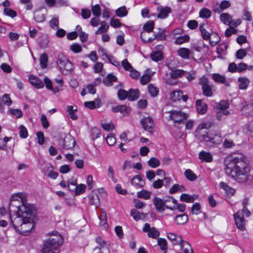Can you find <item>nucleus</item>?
Segmentation results:
<instances>
[{
	"instance_id": "nucleus-1",
	"label": "nucleus",
	"mask_w": 253,
	"mask_h": 253,
	"mask_svg": "<svg viewBox=\"0 0 253 253\" xmlns=\"http://www.w3.org/2000/svg\"><path fill=\"white\" fill-rule=\"evenodd\" d=\"M225 173L239 183L247 181L250 176V161L245 156H228L224 161Z\"/></svg>"
},
{
	"instance_id": "nucleus-2",
	"label": "nucleus",
	"mask_w": 253,
	"mask_h": 253,
	"mask_svg": "<svg viewBox=\"0 0 253 253\" xmlns=\"http://www.w3.org/2000/svg\"><path fill=\"white\" fill-rule=\"evenodd\" d=\"M35 206L28 203L25 200V196L22 193H18L13 195L10 201L8 207V211L10 216L12 214H17L22 213L23 217L31 215V213H27V212H35Z\"/></svg>"
},
{
	"instance_id": "nucleus-3",
	"label": "nucleus",
	"mask_w": 253,
	"mask_h": 253,
	"mask_svg": "<svg viewBox=\"0 0 253 253\" xmlns=\"http://www.w3.org/2000/svg\"><path fill=\"white\" fill-rule=\"evenodd\" d=\"M63 239L57 232L46 240L42 248V253H59L58 248L62 245Z\"/></svg>"
},
{
	"instance_id": "nucleus-4",
	"label": "nucleus",
	"mask_w": 253,
	"mask_h": 253,
	"mask_svg": "<svg viewBox=\"0 0 253 253\" xmlns=\"http://www.w3.org/2000/svg\"><path fill=\"white\" fill-rule=\"evenodd\" d=\"M27 213H31V215L26 216V217H23L22 215V213H17L15 215V217L14 219H12L11 216H10V224H12L13 228L15 229H18L19 227H21V230H23V232L28 231L26 229V227L25 226L28 223H30V225H32V227H33L34 225L33 224V218L36 214V211L35 212H33V211L27 212Z\"/></svg>"
},
{
	"instance_id": "nucleus-5",
	"label": "nucleus",
	"mask_w": 253,
	"mask_h": 253,
	"mask_svg": "<svg viewBox=\"0 0 253 253\" xmlns=\"http://www.w3.org/2000/svg\"><path fill=\"white\" fill-rule=\"evenodd\" d=\"M211 122H204L198 126L195 131V135L200 141H211L215 143L214 141L215 138H210L208 134L207 129L211 126Z\"/></svg>"
},
{
	"instance_id": "nucleus-6",
	"label": "nucleus",
	"mask_w": 253,
	"mask_h": 253,
	"mask_svg": "<svg viewBox=\"0 0 253 253\" xmlns=\"http://www.w3.org/2000/svg\"><path fill=\"white\" fill-rule=\"evenodd\" d=\"M57 64L65 75L70 73L73 69V64L63 54L58 55Z\"/></svg>"
},
{
	"instance_id": "nucleus-7",
	"label": "nucleus",
	"mask_w": 253,
	"mask_h": 253,
	"mask_svg": "<svg viewBox=\"0 0 253 253\" xmlns=\"http://www.w3.org/2000/svg\"><path fill=\"white\" fill-rule=\"evenodd\" d=\"M67 188L69 191L74 192L76 195H79L85 191L86 185L83 184L78 185L76 180L72 179L68 182Z\"/></svg>"
},
{
	"instance_id": "nucleus-8",
	"label": "nucleus",
	"mask_w": 253,
	"mask_h": 253,
	"mask_svg": "<svg viewBox=\"0 0 253 253\" xmlns=\"http://www.w3.org/2000/svg\"><path fill=\"white\" fill-rule=\"evenodd\" d=\"M222 22L229 27H236L241 23V20L240 19H233L232 17L229 13H222Z\"/></svg>"
},
{
	"instance_id": "nucleus-9",
	"label": "nucleus",
	"mask_w": 253,
	"mask_h": 253,
	"mask_svg": "<svg viewBox=\"0 0 253 253\" xmlns=\"http://www.w3.org/2000/svg\"><path fill=\"white\" fill-rule=\"evenodd\" d=\"M169 118L173 121L174 123H180L187 118V115L180 111L172 110L169 112Z\"/></svg>"
},
{
	"instance_id": "nucleus-10",
	"label": "nucleus",
	"mask_w": 253,
	"mask_h": 253,
	"mask_svg": "<svg viewBox=\"0 0 253 253\" xmlns=\"http://www.w3.org/2000/svg\"><path fill=\"white\" fill-rule=\"evenodd\" d=\"M96 242L99 246V247H96L94 251L98 250V253H110L109 244L105 242L100 237L98 236L95 238Z\"/></svg>"
},
{
	"instance_id": "nucleus-11",
	"label": "nucleus",
	"mask_w": 253,
	"mask_h": 253,
	"mask_svg": "<svg viewBox=\"0 0 253 253\" xmlns=\"http://www.w3.org/2000/svg\"><path fill=\"white\" fill-rule=\"evenodd\" d=\"M63 145L66 149H71L74 147L76 144L75 138L70 134L66 135L63 141Z\"/></svg>"
},
{
	"instance_id": "nucleus-12",
	"label": "nucleus",
	"mask_w": 253,
	"mask_h": 253,
	"mask_svg": "<svg viewBox=\"0 0 253 253\" xmlns=\"http://www.w3.org/2000/svg\"><path fill=\"white\" fill-rule=\"evenodd\" d=\"M141 124L145 130L149 132L153 131L154 123L151 118H144L141 120Z\"/></svg>"
},
{
	"instance_id": "nucleus-13",
	"label": "nucleus",
	"mask_w": 253,
	"mask_h": 253,
	"mask_svg": "<svg viewBox=\"0 0 253 253\" xmlns=\"http://www.w3.org/2000/svg\"><path fill=\"white\" fill-rule=\"evenodd\" d=\"M157 10L158 12L157 18L160 19H165L167 18L169 14L171 12V8L168 6L158 7H157Z\"/></svg>"
},
{
	"instance_id": "nucleus-14",
	"label": "nucleus",
	"mask_w": 253,
	"mask_h": 253,
	"mask_svg": "<svg viewBox=\"0 0 253 253\" xmlns=\"http://www.w3.org/2000/svg\"><path fill=\"white\" fill-rule=\"evenodd\" d=\"M235 223L238 229L243 230L245 229V220L242 213L237 212L234 214Z\"/></svg>"
},
{
	"instance_id": "nucleus-15",
	"label": "nucleus",
	"mask_w": 253,
	"mask_h": 253,
	"mask_svg": "<svg viewBox=\"0 0 253 253\" xmlns=\"http://www.w3.org/2000/svg\"><path fill=\"white\" fill-rule=\"evenodd\" d=\"M46 13V10H44L42 8L37 9L34 13V18L35 20L37 22H43L45 19Z\"/></svg>"
},
{
	"instance_id": "nucleus-16",
	"label": "nucleus",
	"mask_w": 253,
	"mask_h": 253,
	"mask_svg": "<svg viewBox=\"0 0 253 253\" xmlns=\"http://www.w3.org/2000/svg\"><path fill=\"white\" fill-rule=\"evenodd\" d=\"M130 108L126 106V105H118L113 107L112 108V111L114 113L120 112L124 116H127L130 112Z\"/></svg>"
},
{
	"instance_id": "nucleus-17",
	"label": "nucleus",
	"mask_w": 253,
	"mask_h": 253,
	"mask_svg": "<svg viewBox=\"0 0 253 253\" xmlns=\"http://www.w3.org/2000/svg\"><path fill=\"white\" fill-rule=\"evenodd\" d=\"M29 81L30 84L37 88H41L44 86L42 80L37 76L30 75L29 77Z\"/></svg>"
},
{
	"instance_id": "nucleus-18",
	"label": "nucleus",
	"mask_w": 253,
	"mask_h": 253,
	"mask_svg": "<svg viewBox=\"0 0 253 253\" xmlns=\"http://www.w3.org/2000/svg\"><path fill=\"white\" fill-rule=\"evenodd\" d=\"M166 200L163 201L161 199L158 197H155L153 200V203L157 210L162 212L165 211V206Z\"/></svg>"
},
{
	"instance_id": "nucleus-19",
	"label": "nucleus",
	"mask_w": 253,
	"mask_h": 253,
	"mask_svg": "<svg viewBox=\"0 0 253 253\" xmlns=\"http://www.w3.org/2000/svg\"><path fill=\"white\" fill-rule=\"evenodd\" d=\"M196 106L197 112L200 114H204L206 113L208 109V106L206 103L203 102L202 100H197L196 101Z\"/></svg>"
},
{
	"instance_id": "nucleus-20",
	"label": "nucleus",
	"mask_w": 253,
	"mask_h": 253,
	"mask_svg": "<svg viewBox=\"0 0 253 253\" xmlns=\"http://www.w3.org/2000/svg\"><path fill=\"white\" fill-rule=\"evenodd\" d=\"M131 183L136 188L142 187L145 185V181L139 175L134 176L131 180Z\"/></svg>"
},
{
	"instance_id": "nucleus-21",
	"label": "nucleus",
	"mask_w": 253,
	"mask_h": 253,
	"mask_svg": "<svg viewBox=\"0 0 253 253\" xmlns=\"http://www.w3.org/2000/svg\"><path fill=\"white\" fill-rule=\"evenodd\" d=\"M117 81V77L112 74H109L105 78L103 79L102 82L104 84L107 86H111L113 82Z\"/></svg>"
},
{
	"instance_id": "nucleus-22",
	"label": "nucleus",
	"mask_w": 253,
	"mask_h": 253,
	"mask_svg": "<svg viewBox=\"0 0 253 253\" xmlns=\"http://www.w3.org/2000/svg\"><path fill=\"white\" fill-rule=\"evenodd\" d=\"M84 105L87 108L94 109L96 108H99L101 106V102L100 99L97 98L94 101L85 102Z\"/></svg>"
},
{
	"instance_id": "nucleus-23",
	"label": "nucleus",
	"mask_w": 253,
	"mask_h": 253,
	"mask_svg": "<svg viewBox=\"0 0 253 253\" xmlns=\"http://www.w3.org/2000/svg\"><path fill=\"white\" fill-rule=\"evenodd\" d=\"M128 99L129 101L137 100L139 97V90L138 89H130L128 90Z\"/></svg>"
},
{
	"instance_id": "nucleus-24",
	"label": "nucleus",
	"mask_w": 253,
	"mask_h": 253,
	"mask_svg": "<svg viewBox=\"0 0 253 253\" xmlns=\"http://www.w3.org/2000/svg\"><path fill=\"white\" fill-rule=\"evenodd\" d=\"M199 158L202 161L211 162L212 160V156L210 153L202 151L199 153Z\"/></svg>"
},
{
	"instance_id": "nucleus-25",
	"label": "nucleus",
	"mask_w": 253,
	"mask_h": 253,
	"mask_svg": "<svg viewBox=\"0 0 253 253\" xmlns=\"http://www.w3.org/2000/svg\"><path fill=\"white\" fill-rule=\"evenodd\" d=\"M177 53L182 58L189 59L191 52L188 48L181 47L177 50Z\"/></svg>"
},
{
	"instance_id": "nucleus-26",
	"label": "nucleus",
	"mask_w": 253,
	"mask_h": 253,
	"mask_svg": "<svg viewBox=\"0 0 253 253\" xmlns=\"http://www.w3.org/2000/svg\"><path fill=\"white\" fill-rule=\"evenodd\" d=\"M188 220V216L186 214L177 215L175 218V222L178 225H184Z\"/></svg>"
},
{
	"instance_id": "nucleus-27",
	"label": "nucleus",
	"mask_w": 253,
	"mask_h": 253,
	"mask_svg": "<svg viewBox=\"0 0 253 253\" xmlns=\"http://www.w3.org/2000/svg\"><path fill=\"white\" fill-rule=\"evenodd\" d=\"M89 203L92 205L98 206L100 205V200L98 195L96 193H91L89 196Z\"/></svg>"
},
{
	"instance_id": "nucleus-28",
	"label": "nucleus",
	"mask_w": 253,
	"mask_h": 253,
	"mask_svg": "<svg viewBox=\"0 0 253 253\" xmlns=\"http://www.w3.org/2000/svg\"><path fill=\"white\" fill-rule=\"evenodd\" d=\"M239 83V87L241 89H246L250 83L249 80L246 77H240L238 80Z\"/></svg>"
},
{
	"instance_id": "nucleus-29",
	"label": "nucleus",
	"mask_w": 253,
	"mask_h": 253,
	"mask_svg": "<svg viewBox=\"0 0 253 253\" xmlns=\"http://www.w3.org/2000/svg\"><path fill=\"white\" fill-rule=\"evenodd\" d=\"M182 97V91L178 90L176 91H173L169 94V98L173 101L180 100Z\"/></svg>"
},
{
	"instance_id": "nucleus-30",
	"label": "nucleus",
	"mask_w": 253,
	"mask_h": 253,
	"mask_svg": "<svg viewBox=\"0 0 253 253\" xmlns=\"http://www.w3.org/2000/svg\"><path fill=\"white\" fill-rule=\"evenodd\" d=\"M185 73V71L183 70H173L170 73V76L171 78L175 79L184 75Z\"/></svg>"
},
{
	"instance_id": "nucleus-31",
	"label": "nucleus",
	"mask_w": 253,
	"mask_h": 253,
	"mask_svg": "<svg viewBox=\"0 0 253 253\" xmlns=\"http://www.w3.org/2000/svg\"><path fill=\"white\" fill-rule=\"evenodd\" d=\"M168 238L175 245L179 244L180 242L182 241V238L180 236H177L175 234L172 233H168Z\"/></svg>"
},
{
	"instance_id": "nucleus-32",
	"label": "nucleus",
	"mask_w": 253,
	"mask_h": 253,
	"mask_svg": "<svg viewBox=\"0 0 253 253\" xmlns=\"http://www.w3.org/2000/svg\"><path fill=\"white\" fill-rule=\"evenodd\" d=\"M151 194L152 193L150 191L146 190H142L137 193V196L139 198H143L145 200H148L150 198Z\"/></svg>"
},
{
	"instance_id": "nucleus-33",
	"label": "nucleus",
	"mask_w": 253,
	"mask_h": 253,
	"mask_svg": "<svg viewBox=\"0 0 253 253\" xmlns=\"http://www.w3.org/2000/svg\"><path fill=\"white\" fill-rule=\"evenodd\" d=\"M101 26L98 29V30L95 32V35H99L102 33H104L106 32L109 27V26L107 24L106 22L105 21H102L101 22Z\"/></svg>"
},
{
	"instance_id": "nucleus-34",
	"label": "nucleus",
	"mask_w": 253,
	"mask_h": 253,
	"mask_svg": "<svg viewBox=\"0 0 253 253\" xmlns=\"http://www.w3.org/2000/svg\"><path fill=\"white\" fill-rule=\"evenodd\" d=\"M106 213L105 212H103L100 217V226L105 230H106L108 227Z\"/></svg>"
},
{
	"instance_id": "nucleus-35",
	"label": "nucleus",
	"mask_w": 253,
	"mask_h": 253,
	"mask_svg": "<svg viewBox=\"0 0 253 253\" xmlns=\"http://www.w3.org/2000/svg\"><path fill=\"white\" fill-rule=\"evenodd\" d=\"M180 199L181 201L186 203H193L195 200L194 196L185 193H183L181 195Z\"/></svg>"
},
{
	"instance_id": "nucleus-36",
	"label": "nucleus",
	"mask_w": 253,
	"mask_h": 253,
	"mask_svg": "<svg viewBox=\"0 0 253 253\" xmlns=\"http://www.w3.org/2000/svg\"><path fill=\"white\" fill-rule=\"evenodd\" d=\"M184 175L187 179L191 181H195L197 178L196 175L190 169H186L184 172Z\"/></svg>"
},
{
	"instance_id": "nucleus-37",
	"label": "nucleus",
	"mask_w": 253,
	"mask_h": 253,
	"mask_svg": "<svg viewBox=\"0 0 253 253\" xmlns=\"http://www.w3.org/2000/svg\"><path fill=\"white\" fill-rule=\"evenodd\" d=\"M222 189L224 190L225 194L229 197L233 196L235 192L234 189L223 182H222Z\"/></svg>"
},
{
	"instance_id": "nucleus-38",
	"label": "nucleus",
	"mask_w": 253,
	"mask_h": 253,
	"mask_svg": "<svg viewBox=\"0 0 253 253\" xmlns=\"http://www.w3.org/2000/svg\"><path fill=\"white\" fill-rule=\"evenodd\" d=\"M189 36L187 35H184L182 36H179L176 38L174 43L176 44H181L185 42L189 41Z\"/></svg>"
},
{
	"instance_id": "nucleus-39",
	"label": "nucleus",
	"mask_w": 253,
	"mask_h": 253,
	"mask_svg": "<svg viewBox=\"0 0 253 253\" xmlns=\"http://www.w3.org/2000/svg\"><path fill=\"white\" fill-rule=\"evenodd\" d=\"M130 215L136 221L140 220V219L142 218V216H144V214L143 213H140L139 211H138L135 209L131 210L130 212Z\"/></svg>"
},
{
	"instance_id": "nucleus-40",
	"label": "nucleus",
	"mask_w": 253,
	"mask_h": 253,
	"mask_svg": "<svg viewBox=\"0 0 253 253\" xmlns=\"http://www.w3.org/2000/svg\"><path fill=\"white\" fill-rule=\"evenodd\" d=\"M128 12L125 6H122L116 10V14L117 16L123 17L127 15Z\"/></svg>"
},
{
	"instance_id": "nucleus-41",
	"label": "nucleus",
	"mask_w": 253,
	"mask_h": 253,
	"mask_svg": "<svg viewBox=\"0 0 253 253\" xmlns=\"http://www.w3.org/2000/svg\"><path fill=\"white\" fill-rule=\"evenodd\" d=\"M154 28V22L153 21L149 20L147 21L143 26V29L145 32L148 33L153 31Z\"/></svg>"
},
{
	"instance_id": "nucleus-42",
	"label": "nucleus",
	"mask_w": 253,
	"mask_h": 253,
	"mask_svg": "<svg viewBox=\"0 0 253 253\" xmlns=\"http://www.w3.org/2000/svg\"><path fill=\"white\" fill-rule=\"evenodd\" d=\"M48 62V56L46 53H43L40 57V64L42 69H45L47 67Z\"/></svg>"
},
{
	"instance_id": "nucleus-43",
	"label": "nucleus",
	"mask_w": 253,
	"mask_h": 253,
	"mask_svg": "<svg viewBox=\"0 0 253 253\" xmlns=\"http://www.w3.org/2000/svg\"><path fill=\"white\" fill-rule=\"evenodd\" d=\"M205 46V45L204 44L203 41L202 40H200L197 43H193L191 47L194 50L200 52Z\"/></svg>"
},
{
	"instance_id": "nucleus-44",
	"label": "nucleus",
	"mask_w": 253,
	"mask_h": 253,
	"mask_svg": "<svg viewBox=\"0 0 253 253\" xmlns=\"http://www.w3.org/2000/svg\"><path fill=\"white\" fill-rule=\"evenodd\" d=\"M148 165L152 168H156L160 165V162L158 159L152 157L148 161Z\"/></svg>"
},
{
	"instance_id": "nucleus-45",
	"label": "nucleus",
	"mask_w": 253,
	"mask_h": 253,
	"mask_svg": "<svg viewBox=\"0 0 253 253\" xmlns=\"http://www.w3.org/2000/svg\"><path fill=\"white\" fill-rule=\"evenodd\" d=\"M220 40V37L216 33H213L211 35L209 41L212 46H214Z\"/></svg>"
},
{
	"instance_id": "nucleus-46",
	"label": "nucleus",
	"mask_w": 253,
	"mask_h": 253,
	"mask_svg": "<svg viewBox=\"0 0 253 253\" xmlns=\"http://www.w3.org/2000/svg\"><path fill=\"white\" fill-rule=\"evenodd\" d=\"M199 15L203 18H209L211 16V11L207 8H203L200 11Z\"/></svg>"
},
{
	"instance_id": "nucleus-47",
	"label": "nucleus",
	"mask_w": 253,
	"mask_h": 253,
	"mask_svg": "<svg viewBox=\"0 0 253 253\" xmlns=\"http://www.w3.org/2000/svg\"><path fill=\"white\" fill-rule=\"evenodd\" d=\"M118 96L120 100H124L126 98H128V95L129 94L128 91H127L123 89H119L118 91Z\"/></svg>"
},
{
	"instance_id": "nucleus-48",
	"label": "nucleus",
	"mask_w": 253,
	"mask_h": 253,
	"mask_svg": "<svg viewBox=\"0 0 253 253\" xmlns=\"http://www.w3.org/2000/svg\"><path fill=\"white\" fill-rule=\"evenodd\" d=\"M166 208L171 210L177 209L179 211L183 212L185 210L186 205L184 204H179L178 205H173L172 207L166 206Z\"/></svg>"
},
{
	"instance_id": "nucleus-49",
	"label": "nucleus",
	"mask_w": 253,
	"mask_h": 253,
	"mask_svg": "<svg viewBox=\"0 0 253 253\" xmlns=\"http://www.w3.org/2000/svg\"><path fill=\"white\" fill-rule=\"evenodd\" d=\"M148 89L149 93L151 94V95L153 97H156L159 93V90L158 89L153 85L152 84H150L148 86Z\"/></svg>"
},
{
	"instance_id": "nucleus-50",
	"label": "nucleus",
	"mask_w": 253,
	"mask_h": 253,
	"mask_svg": "<svg viewBox=\"0 0 253 253\" xmlns=\"http://www.w3.org/2000/svg\"><path fill=\"white\" fill-rule=\"evenodd\" d=\"M158 244L160 246L161 249L164 251V253H166L167 250V242L166 240L163 238H159L158 239Z\"/></svg>"
},
{
	"instance_id": "nucleus-51",
	"label": "nucleus",
	"mask_w": 253,
	"mask_h": 253,
	"mask_svg": "<svg viewBox=\"0 0 253 253\" xmlns=\"http://www.w3.org/2000/svg\"><path fill=\"white\" fill-rule=\"evenodd\" d=\"M101 134L100 130L97 127H93L90 130V135L93 140L99 137Z\"/></svg>"
},
{
	"instance_id": "nucleus-52",
	"label": "nucleus",
	"mask_w": 253,
	"mask_h": 253,
	"mask_svg": "<svg viewBox=\"0 0 253 253\" xmlns=\"http://www.w3.org/2000/svg\"><path fill=\"white\" fill-rule=\"evenodd\" d=\"M151 58L153 61L158 62L161 61L163 57L161 52L159 51H157L151 53Z\"/></svg>"
},
{
	"instance_id": "nucleus-53",
	"label": "nucleus",
	"mask_w": 253,
	"mask_h": 253,
	"mask_svg": "<svg viewBox=\"0 0 253 253\" xmlns=\"http://www.w3.org/2000/svg\"><path fill=\"white\" fill-rule=\"evenodd\" d=\"M165 31L163 29H160L159 32L157 33L154 34V39H156L158 41H163L166 40V36L164 34Z\"/></svg>"
},
{
	"instance_id": "nucleus-54",
	"label": "nucleus",
	"mask_w": 253,
	"mask_h": 253,
	"mask_svg": "<svg viewBox=\"0 0 253 253\" xmlns=\"http://www.w3.org/2000/svg\"><path fill=\"white\" fill-rule=\"evenodd\" d=\"M203 93L204 95L210 97L212 95L211 86L209 84L206 86H204L202 87Z\"/></svg>"
},
{
	"instance_id": "nucleus-55",
	"label": "nucleus",
	"mask_w": 253,
	"mask_h": 253,
	"mask_svg": "<svg viewBox=\"0 0 253 253\" xmlns=\"http://www.w3.org/2000/svg\"><path fill=\"white\" fill-rule=\"evenodd\" d=\"M148 236L149 237L156 239L160 236V232L155 228L152 227L148 232Z\"/></svg>"
},
{
	"instance_id": "nucleus-56",
	"label": "nucleus",
	"mask_w": 253,
	"mask_h": 253,
	"mask_svg": "<svg viewBox=\"0 0 253 253\" xmlns=\"http://www.w3.org/2000/svg\"><path fill=\"white\" fill-rule=\"evenodd\" d=\"M191 212L193 214L196 215H198L201 212V205L199 203H196L192 206Z\"/></svg>"
},
{
	"instance_id": "nucleus-57",
	"label": "nucleus",
	"mask_w": 253,
	"mask_h": 253,
	"mask_svg": "<svg viewBox=\"0 0 253 253\" xmlns=\"http://www.w3.org/2000/svg\"><path fill=\"white\" fill-rule=\"evenodd\" d=\"M3 13L5 15L11 18H14L17 15V13L15 11L9 8H5L3 9Z\"/></svg>"
},
{
	"instance_id": "nucleus-58",
	"label": "nucleus",
	"mask_w": 253,
	"mask_h": 253,
	"mask_svg": "<svg viewBox=\"0 0 253 253\" xmlns=\"http://www.w3.org/2000/svg\"><path fill=\"white\" fill-rule=\"evenodd\" d=\"M229 106V102L228 100L222 101V115H229L230 112L226 109Z\"/></svg>"
},
{
	"instance_id": "nucleus-59",
	"label": "nucleus",
	"mask_w": 253,
	"mask_h": 253,
	"mask_svg": "<svg viewBox=\"0 0 253 253\" xmlns=\"http://www.w3.org/2000/svg\"><path fill=\"white\" fill-rule=\"evenodd\" d=\"M248 48L246 49H240L237 51L236 53V58L239 59H243L247 55V51Z\"/></svg>"
},
{
	"instance_id": "nucleus-60",
	"label": "nucleus",
	"mask_w": 253,
	"mask_h": 253,
	"mask_svg": "<svg viewBox=\"0 0 253 253\" xmlns=\"http://www.w3.org/2000/svg\"><path fill=\"white\" fill-rule=\"evenodd\" d=\"M214 111L216 114V117L218 120H220L221 119V103L220 102L218 103L213 109Z\"/></svg>"
},
{
	"instance_id": "nucleus-61",
	"label": "nucleus",
	"mask_w": 253,
	"mask_h": 253,
	"mask_svg": "<svg viewBox=\"0 0 253 253\" xmlns=\"http://www.w3.org/2000/svg\"><path fill=\"white\" fill-rule=\"evenodd\" d=\"M19 128L20 129V131H19L20 136L21 138H26L28 135V131H27V128L23 125H21L19 126Z\"/></svg>"
},
{
	"instance_id": "nucleus-62",
	"label": "nucleus",
	"mask_w": 253,
	"mask_h": 253,
	"mask_svg": "<svg viewBox=\"0 0 253 253\" xmlns=\"http://www.w3.org/2000/svg\"><path fill=\"white\" fill-rule=\"evenodd\" d=\"M93 14L96 17H99L101 15L100 7L99 4H95L91 7Z\"/></svg>"
},
{
	"instance_id": "nucleus-63",
	"label": "nucleus",
	"mask_w": 253,
	"mask_h": 253,
	"mask_svg": "<svg viewBox=\"0 0 253 253\" xmlns=\"http://www.w3.org/2000/svg\"><path fill=\"white\" fill-rule=\"evenodd\" d=\"M122 65L124 69L127 71H129L133 68L126 59L122 61Z\"/></svg>"
},
{
	"instance_id": "nucleus-64",
	"label": "nucleus",
	"mask_w": 253,
	"mask_h": 253,
	"mask_svg": "<svg viewBox=\"0 0 253 253\" xmlns=\"http://www.w3.org/2000/svg\"><path fill=\"white\" fill-rule=\"evenodd\" d=\"M129 76L133 79H138L140 76V73L134 69L133 68L129 71Z\"/></svg>"
}]
</instances>
